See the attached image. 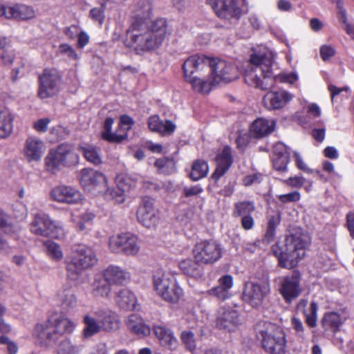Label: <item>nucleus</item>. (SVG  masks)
<instances>
[{"instance_id": "obj_1", "label": "nucleus", "mask_w": 354, "mask_h": 354, "mask_svg": "<svg viewBox=\"0 0 354 354\" xmlns=\"http://www.w3.org/2000/svg\"><path fill=\"white\" fill-rule=\"evenodd\" d=\"M273 55L267 52L263 54L253 53L250 56L244 71V80L249 86L266 90L275 82L293 84L298 76L295 73L274 74L272 66Z\"/></svg>"}, {"instance_id": "obj_2", "label": "nucleus", "mask_w": 354, "mask_h": 354, "mask_svg": "<svg viewBox=\"0 0 354 354\" xmlns=\"http://www.w3.org/2000/svg\"><path fill=\"white\" fill-rule=\"evenodd\" d=\"M167 21L163 18L158 19L150 24L140 21L132 22L128 30V36L136 50H153L162 44L167 34Z\"/></svg>"}, {"instance_id": "obj_3", "label": "nucleus", "mask_w": 354, "mask_h": 354, "mask_svg": "<svg viewBox=\"0 0 354 354\" xmlns=\"http://www.w3.org/2000/svg\"><path fill=\"white\" fill-rule=\"evenodd\" d=\"M79 180L84 189L94 194H102L108 199H113L118 203H122L124 200V192L128 191L131 185L129 178L120 176L117 178V189L107 186V179L101 172L91 168L82 169L79 174Z\"/></svg>"}, {"instance_id": "obj_4", "label": "nucleus", "mask_w": 354, "mask_h": 354, "mask_svg": "<svg viewBox=\"0 0 354 354\" xmlns=\"http://www.w3.org/2000/svg\"><path fill=\"white\" fill-rule=\"evenodd\" d=\"M310 243V237L301 230L287 236L283 247L278 243L272 246V252L278 259L280 267L292 269L306 255V250Z\"/></svg>"}, {"instance_id": "obj_5", "label": "nucleus", "mask_w": 354, "mask_h": 354, "mask_svg": "<svg viewBox=\"0 0 354 354\" xmlns=\"http://www.w3.org/2000/svg\"><path fill=\"white\" fill-rule=\"evenodd\" d=\"M75 326L69 318L53 314L47 319L36 324L32 335L38 345L47 347L55 343L60 336L72 333Z\"/></svg>"}, {"instance_id": "obj_6", "label": "nucleus", "mask_w": 354, "mask_h": 354, "mask_svg": "<svg viewBox=\"0 0 354 354\" xmlns=\"http://www.w3.org/2000/svg\"><path fill=\"white\" fill-rule=\"evenodd\" d=\"M84 324L82 336L89 339L101 331L112 333L120 328V318L117 313L105 309H97L84 315Z\"/></svg>"}, {"instance_id": "obj_7", "label": "nucleus", "mask_w": 354, "mask_h": 354, "mask_svg": "<svg viewBox=\"0 0 354 354\" xmlns=\"http://www.w3.org/2000/svg\"><path fill=\"white\" fill-rule=\"evenodd\" d=\"M256 336L269 354H285L286 335L283 329L269 322L261 321L254 327Z\"/></svg>"}, {"instance_id": "obj_8", "label": "nucleus", "mask_w": 354, "mask_h": 354, "mask_svg": "<svg viewBox=\"0 0 354 354\" xmlns=\"http://www.w3.org/2000/svg\"><path fill=\"white\" fill-rule=\"evenodd\" d=\"M97 262V255L91 247L75 245L71 254L65 260L68 278L73 281L78 279L84 270L92 268Z\"/></svg>"}, {"instance_id": "obj_9", "label": "nucleus", "mask_w": 354, "mask_h": 354, "mask_svg": "<svg viewBox=\"0 0 354 354\" xmlns=\"http://www.w3.org/2000/svg\"><path fill=\"white\" fill-rule=\"evenodd\" d=\"M205 67V56L195 55L187 58L183 65V70L185 80L191 84L196 92L207 94L216 84L209 75L208 78L202 77L198 74Z\"/></svg>"}, {"instance_id": "obj_10", "label": "nucleus", "mask_w": 354, "mask_h": 354, "mask_svg": "<svg viewBox=\"0 0 354 354\" xmlns=\"http://www.w3.org/2000/svg\"><path fill=\"white\" fill-rule=\"evenodd\" d=\"M153 284L157 295L167 302L176 304L183 295L175 277L162 269L154 272Z\"/></svg>"}, {"instance_id": "obj_11", "label": "nucleus", "mask_w": 354, "mask_h": 354, "mask_svg": "<svg viewBox=\"0 0 354 354\" xmlns=\"http://www.w3.org/2000/svg\"><path fill=\"white\" fill-rule=\"evenodd\" d=\"M31 233L44 237L62 239L66 231L61 221L52 219L46 214H36L30 224Z\"/></svg>"}, {"instance_id": "obj_12", "label": "nucleus", "mask_w": 354, "mask_h": 354, "mask_svg": "<svg viewBox=\"0 0 354 354\" xmlns=\"http://www.w3.org/2000/svg\"><path fill=\"white\" fill-rule=\"evenodd\" d=\"M194 259L201 265H212L223 256V248L215 241H203L195 245L193 249Z\"/></svg>"}, {"instance_id": "obj_13", "label": "nucleus", "mask_w": 354, "mask_h": 354, "mask_svg": "<svg viewBox=\"0 0 354 354\" xmlns=\"http://www.w3.org/2000/svg\"><path fill=\"white\" fill-rule=\"evenodd\" d=\"M205 67L209 69L213 82H230L237 77L236 68L231 64L219 59L205 57Z\"/></svg>"}, {"instance_id": "obj_14", "label": "nucleus", "mask_w": 354, "mask_h": 354, "mask_svg": "<svg viewBox=\"0 0 354 354\" xmlns=\"http://www.w3.org/2000/svg\"><path fill=\"white\" fill-rule=\"evenodd\" d=\"M270 292L268 279L248 281L244 285L243 300L253 308L260 306Z\"/></svg>"}, {"instance_id": "obj_15", "label": "nucleus", "mask_w": 354, "mask_h": 354, "mask_svg": "<svg viewBox=\"0 0 354 354\" xmlns=\"http://www.w3.org/2000/svg\"><path fill=\"white\" fill-rule=\"evenodd\" d=\"M62 82L60 72L53 68H45L39 75L38 95L41 99L51 97L59 91Z\"/></svg>"}, {"instance_id": "obj_16", "label": "nucleus", "mask_w": 354, "mask_h": 354, "mask_svg": "<svg viewBox=\"0 0 354 354\" xmlns=\"http://www.w3.org/2000/svg\"><path fill=\"white\" fill-rule=\"evenodd\" d=\"M109 248L115 253L123 252L135 256L140 250V241L137 236L131 233H122L109 239Z\"/></svg>"}, {"instance_id": "obj_17", "label": "nucleus", "mask_w": 354, "mask_h": 354, "mask_svg": "<svg viewBox=\"0 0 354 354\" xmlns=\"http://www.w3.org/2000/svg\"><path fill=\"white\" fill-rule=\"evenodd\" d=\"M136 216L138 222L147 228L155 227L159 221V212L154 207V201L149 197L142 198Z\"/></svg>"}, {"instance_id": "obj_18", "label": "nucleus", "mask_w": 354, "mask_h": 354, "mask_svg": "<svg viewBox=\"0 0 354 354\" xmlns=\"http://www.w3.org/2000/svg\"><path fill=\"white\" fill-rule=\"evenodd\" d=\"M300 279V274L297 271H294L291 275L280 278L279 290L286 302L291 303L301 295L302 289Z\"/></svg>"}, {"instance_id": "obj_19", "label": "nucleus", "mask_w": 354, "mask_h": 354, "mask_svg": "<svg viewBox=\"0 0 354 354\" xmlns=\"http://www.w3.org/2000/svg\"><path fill=\"white\" fill-rule=\"evenodd\" d=\"M50 200L59 203L75 204L81 201L80 192L71 186L60 185L49 192Z\"/></svg>"}, {"instance_id": "obj_20", "label": "nucleus", "mask_w": 354, "mask_h": 354, "mask_svg": "<svg viewBox=\"0 0 354 354\" xmlns=\"http://www.w3.org/2000/svg\"><path fill=\"white\" fill-rule=\"evenodd\" d=\"M240 324L237 310L225 307H221L218 310L216 325L218 328L232 331Z\"/></svg>"}, {"instance_id": "obj_21", "label": "nucleus", "mask_w": 354, "mask_h": 354, "mask_svg": "<svg viewBox=\"0 0 354 354\" xmlns=\"http://www.w3.org/2000/svg\"><path fill=\"white\" fill-rule=\"evenodd\" d=\"M216 15L223 19L239 17L241 10L236 6L234 0H207Z\"/></svg>"}, {"instance_id": "obj_22", "label": "nucleus", "mask_w": 354, "mask_h": 354, "mask_svg": "<svg viewBox=\"0 0 354 354\" xmlns=\"http://www.w3.org/2000/svg\"><path fill=\"white\" fill-rule=\"evenodd\" d=\"M293 96L284 90L269 91L263 97V102L265 106L270 110L279 109L284 107Z\"/></svg>"}, {"instance_id": "obj_23", "label": "nucleus", "mask_w": 354, "mask_h": 354, "mask_svg": "<svg viewBox=\"0 0 354 354\" xmlns=\"http://www.w3.org/2000/svg\"><path fill=\"white\" fill-rule=\"evenodd\" d=\"M44 142L35 136H29L25 141L24 155L28 162L39 161L44 153Z\"/></svg>"}, {"instance_id": "obj_24", "label": "nucleus", "mask_w": 354, "mask_h": 354, "mask_svg": "<svg viewBox=\"0 0 354 354\" xmlns=\"http://www.w3.org/2000/svg\"><path fill=\"white\" fill-rule=\"evenodd\" d=\"M3 16L6 19L28 20L35 17L34 10L26 5H3Z\"/></svg>"}, {"instance_id": "obj_25", "label": "nucleus", "mask_w": 354, "mask_h": 354, "mask_svg": "<svg viewBox=\"0 0 354 354\" xmlns=\"http://www.w3.org/2000/svg\"><path fill=\"white\" fill-rule=\"evenodd\" d=\"M290 153L288 148L282 142L276 143L273 149V167L280 171H287Z\"/></svg>"}, {"instance_id": "obj_26", "label": "nucleus", "mask_w": 354, "mask_h": 354, "mask_svg": "<svg viewBox=\"0 0 354 354\" xmlns=\"http://www.w3.org/2000/svg\"><path fill=\"white\" fill-rule=\"evenodd\" d=\"M218 285L208 290L209 295L216 297L218 299L224 301L232 296L230 289L234 284L232 276L225 274L221 277L218 281Z\"/></svg>"}, {"instance_id": "obj_27", "label": "nucleus", "mask_w": 354, "mask_h": 354, "mask_svg": "<svg viewBox=\"0 0 354 354\" xmlns=\"http://www.w3.org/2000/svg\"><path fill=\"white\" fill-rule=\"evenodd\" d=\"M102 277L111 286H119L130 279V274L118 266H109L102 272Z\"/></svg>"}, {"instance_id": "obj_28", "label": "nucleus", "mask_w": 354, "mask_h": 354, "mask_svg": "<svg viewBox=\"0 0 354 354\" xmlns=\"http://www.w3.org/2000/svg\"><path fill=\"white\" fill-rule=\"evenodd\" d=\"M126 324L131 333L140 337L148 336L151 333L150 327L137 314L130 315L126 319Z\"/></svg>"}, {"instance_id": "obj_29", "label": "nucleus", "mask_w": 354, "mask_h": 354, "mask_svg": "<svg viewBox=\"0 0 354 354\" xmlns=\"http://www.w3.org/2000/svg\"><path fill=\"white\" fill-rule=\"evenodd\" d=\"M216 169L213 174L216 178L221 177L231 167L233 162L232 149L225 146L216 157Z\"/></svg>"}, {"instance_id": "obj_30", "label": "nucleus", "mask_w": 354, "mask_h": 354, "mask_svg": "<svg viewBox=\"0 0 354 354\" xmlns=\"http://www.w3.org/2000/svg\"><path fill=\"white\" fill-rule=\"evenodd\" d=\"M153 333L162 346L169 350H175L178 347V340L171 329L162 326H156Z\"/></svg>"}, {"instance_id": "obj_31", "label": "nucleus", "mask_w": 354, "mask_h": 354, "mask_svg": "<svg viewBox=\"0 0 354 354\" xmlns=\"http://www.w3.org/2000/svg\"><path fill=\"white\" fill-rule=\"evenodd\" d=\"M345 320L346 318L341 314L337 312H328L324 315L321 320V325L326 331L329 330L336 333L339 330Z\"/></svg>"}, {"instance_id": "obj_32", "label": "nucleus", "mask_w": 354, "mask_h": 354, "mask_svg": "<svg viewBox=\"0 0 354 354\" xmlns=\"http://www.w3.org/2000/svg\"><path fill=\"white\" fill-rule=\"evenodd\" d=\"M149 129L162 135H171L176 129V125L170 120L164 123L157 115L150 116L147 120Z\"/></svg>"}, {"instance_id": "obj_33", "label": "nucleus", "mask_w": 354, "mask_h": 354, "mask_svg": "<svg viewBox=\"0 0 354 354\" xmlns=\"http://www.w3.org/2000/svg\"><path fill=\"white\" fill-rule=\"evenodd\" d=\"M275 122L264 118H258L250 126V133L255 138H263L272 133L274 129Z\"/></svg>"}, {"instance_id": "obj_34", "label": "nucleus", "mask_w": 354, "mask_h": 354, "mask_svg": "<svg viewBox=\"0 0 354 354\" xmlns=\"http://www.w3.org/2000/svg\"><path fill=\"white\" fill-rule=\"evenodd\" d=\"M152 10L151 3L149 0H140L135 6L133 10V21H140L142 24H149Z\"/></svg>"}, {"instance_id": "obj_35", "label": "nucleus", "mask_w": 354, "mask_h": 354, "mask_svg": "<svg viewBox=\"0 0 354 354\" xmlns=\"http://www.w3.org/2000/svg\"><path fill=\"white\" fill-rule=\"evenodd\" d=\"M115 299L120 308L127 310H134L137 304L135 295L128 289L118 291Z\"/></svg>"}, {"instance_id": "obj_36", "label": "nucleus", "mask_w": 354, "mask_h": 354, "mask_svg": "<svg viewBox=\"0 0 354 354\" xmlns=\"http://www.w3.org/2000/svg\"><path fill=\"white\" fill-rule=\"evenodd\" d=\"M14 116L6 109L0 107V138H8L13 130Z\"/></svg>"}, {"instance_id": "obj_37", "label": "nucleus", "mask_w": 354, "mask_h": 354, "mask_svg": "<svg viewBox=\"0 0 354 354\" xmlns=\"http://www.w3.org/2000/svg\"><path fill=\"white\" fill-rule=\"evenodd\" d=\"M113 124V119L108 118L104 123V129L101 133V136L103 140L109 142L120 143L126 140L128 137L127 133H118V131L111 132L112 125Z\"/></svg>"}, {"instance_id": "obj_38", "label": "nucleus", "mask_w": 354, "mask_h": 354, "mask_svg": "<svg viewBox=\"0 0 354 354\" xmlns=\"http://www.w3.org/2000/svg\"><path fill=\"white\" fill-rule=\"evenodd\" d=\"M80 150L85 159L94 165H99L102 163V157L100 149L95 146L90 145H82L80 146Z\"/></svg>"}, {"instance_id": "obj_39", "label": "nucleus", "mask_w": 354, "mask_h": 354, "mask_svg": "<svg viewBox=\"0 0 354 354\" xmlns=\"http://www.w3.org/2000/svg\"><path fill=\"white\" fill-rule=\"evenodd\" d=\"M198 262L195 259H187L179 263V268L181 271L186 275L196 277L201 275V268Z\"/></svg>"}, {"instance_id": "obj_40", "label": "nucleus", "mask_w": 354, "mask_h": 354, "mask_svg": "<svg viewBox=\"0 0 354 354\" xmlns=\"http://www.w3.org/2000/svg\"><path fill=\"white\" fill-rule=\"evenodd\" d=\"M0 227L6 234L13 236H17L21 230V227L18 225L13 224L11 218L1 209H0Z\"/></svg>"}, {"instance_id": "obj_41", "label": "nucleus", "mask_w": 354, "mask_h": 354, "mask_svg": "<svg viewBox=\"0 0 354 354\" xmlns=\"http://www.w3.org/2000/svg\"><path fill=\"white\" fill-rule=\"evenodd\" d=\"M111 284L104 278H96L93 283V295L95 297H107L111 292Z\"/></svg>"}, {"instance_id": "obj_42", "label": "nucleus", "mask_w": 354, "mask_h": 354, "mask_svg": "<svg viewBox=\"0 0 354 354\" xmlns=\"http://www.w3.org/2000/svg\"><path fill=\"white\" fill-rule=\"evenodd\" d=\"M82 349V346L72 342L68 338H65L61 341L58 345L57 354H80Z\"/></svg>"}, {"instance_id": "obj_43", "label": "nucleus", "mask_w": 354, "mask_h": 354, "mask_svg": "<svg viewBox=\"0 0 354 354\" xmlns=\"http://www.w3.org/2000/svg\"><path fill=\"white\" fill-rule=\"evenodd\" d=\"M58 300L64 308H73L77 303L74 292L71 289H64L57 293Z\"/></svg>"}, {"instance_id": "obj_44", "label": "nucleus", "mask_w": 354, "mask_h": 354, "mask_svg": "<svg viewBox=\"0 0 354 354\" xmlns=\"http://www.w3.org/2000/svg\"><path fill=\"white\" fill-rule=\"evenodd\" d=\"M45 164L46 169L52 173H55L62 166L65 165L54 150L50 151L46 156Z\"/></svg>"}, {"instance_id": "obj_45", "label": "nucleus", "mask_w": 354, "mask_h": 354, "mask_svg": "<svg viewBox=\"0 0 354 354\" xmlns=\"http://www.w3.org/2000/svg\"><path fill=\"white\" fill-rule=\"evenodd\" d=\"M207 172V163L203 160H196L192 165L190 177L193 180H198L199 179L206 176Z\"/></svg>"}, {"instance_id": "obj_46", "label": "nucleus", "mask_w": 354, "mask_h": 354, "mask_svg": "<svg viewBox=\"0 0 354 354\" xmlns=\"http://www.w3.org/2000/svg\"><path fill=\"white\" fill-rule=\"evenodd\" d=\"M255 210V206L252 201H240L234 205L233 215L234 216H244L251 215Z\"/></svg>"}, {"instance_id": "obj_47", "label": "nucleus", "mask_w": 354, "mask_h": 354, "mask_svg": "<svg viewBox=\"0 0 354 354\" xmlns=\"http://www.w3.org/2000/svg\"><path fill=\"white\" fill-rule=\"evenodd\" d=\"M46 253L48 256L55 261H59L63 258V252L60 245L53 241H48L45 242Z\"/></svg>"}, {"instance_id": "obj_48", "label": "nucleus", "mask_w": 354, "mask_h": 354, "mask_svg": "<svg viewBox=\"0 0 354 354\" xmlns=\"http://www.w3.org/2000/svg\"><path fill=\"white\" fill-rule=\"evenodd\" d=\"M54 151L62 160V162L65 165L70 163L71 160L76 156L72 151L71 146L68 145H61Z\"/></svg>"}, {"instance_id": "obj_49", "label": "nucleus", "mask_w": 354, "mask_h": 354, "mask_svg": "<svg viewBox=\"0 0 354 354\" xmlns=\"http://www.w3.org/2000/svg\"><path fill=\"white\" fill-rule=\"evenodd\" d=\"M318 306L315 301H312L308 311L306 312L305 317L306 324L311 328L317 326Z\"/></svg>"}, {"instance_id": "obj_50", "label": "nucleus", "mask_w": 354, "mask_h": 354, "mask_svg": "<svg viewBox=\"0 0 354 354\" xmlns=\"http://www.w3.org/2000/svg\"><path fill=\"white\" fill-rule=\"evenodd\" d=\"M181 339L183 344L189 351H192L196 348V343L194 337V334L192 332H183L181 333Z\"/></svg>"}, {"instance_id": "obj_51", "label": "nucleus", "mask_w": 354, "mask_h": 354, "mask_svg": "<svg viewBox=\"0 0 354 354\" xmlns=\"http://www.w3.org/2000/svg\"><path fill=\"white\" fill-rule=\"evenodd\" d=\"M59 50L60 53L66 55L69 59L73 60L79 59L80 57L71 46L67 44H62L59 46Z\"/></svg>"}, {"instance_id": "obj_52", "label": "nucleus", "mask_w": 354, "mask_h": 354, "mask_svg": "<svg viewBox=\"0 0 354 354\" xmlns=\"http://www.w3.org/2000/svg\"><path fill=\"white\" fill-rule=\"evenodd\" d=\"M279 200L282 203L297 202L301 198L300 193L295 191L286 194H281L278 196Z\"/></svg>"}, {"instance_id": "obj_53", "label": "nucleus", "mask_w": 354, "mask_h": 354, "mask_svg": "<svg viewBox=\"0 0 354 354\" xmlns=\"http://www.w3.org/2000/svg\"><path fill=\"white\" fill-rule=\"evenodd\" d=\"M306 181V179L303 176H293L284 180L283 183L292 187L301 188Z\"/></svg>"}, {"instance_id": "obj_54", "label": "nucleus", "mask_w": 354, "mask_h": 354, "mask_svg": "<svg viewBox=\"0 0 354 354\" xmlns=\"http://www.w3.org/2000/svg\"><path fill=\"white\" fill-rule=\"evenodd\" d=\"M291 325L299 337L303 339L306 337L304 326L302 322L299 319L295 317H292L291 319Z\"/></svg>"}, {"instance_id": "obj_55", "label": "nucleus", "mask_w": 354, "mask_h": 354, "mask_svg": "<svg viewBox=\"0 0 354 354\" xmlns=\"http://www.w3.org/2000/svg\"><path fill=\"white\" fill-rule=\"evenodd\" d=\"M50 119L48 118H41L33 123V128L39 133H44L47 131Z\"/></svg>"}, {"instance_id": "obj_56", "label": "nucleus", "mask_w": 354, "mask_h": 354, "mask_svg": "<svg viewBox=\"0 0 354 354\" xmlns=\"http://www.w3.org/2000/svg\"><path fill=\"white\" fill-rule=\"evenodd\" d=\"M89 16L93 20L102 24L104 19V10L102 7L94 8L90 10Z\"/></svg>"}, {"instance_id": "obj_57", "label": "nucleus", "mask_w": 354, "mask_h": 354, "mask_svg": "<svg viewBox=\"0 0 354 354\" xmlns=\"http://www.w3.org/2000/svg\"><path fill=\"white\" fill-rule=\"evenodd\" d=\"M294 156L295 159L296 167L299 170L304 171L308 174H312L313 172V169L308 167L306 164L303 160L302 157L297 151H294Z\"/></svg>"}, {"instance_id": "obj_58", "label": "nucleus", "mask_w": 354, "mask_h": 354, "mask_svg": "<svg viewBox=\"0 0 354 354\" xmlns=\"http://www.w3.org/2000/svg\"><path fill=\"white\" fill-rule=\"evenodd\" d=\"M203 192V188L198 185L185 187L183 189V195L185 197L196 196L201 194Z\"/></svg>"}, {"instance_id": "obj_59", "label": "nucleus", "mask_w": 354, "mask_h": 354, "mask_svg": "<svg viewBox=\"0 0 354 354\" xmlns=\"http://www.w3.org/2000/svg\"><path fill=\"white\" fill-rule=\"evenodd\" d=\"M120 122L122 126L124 127L121 129V131H122V133L127 134L128 131L131 129L132 125L134 124V120L130 116L123 115L120 117Z\"/></svg>"}, {"instance_id": "obj_60", "label": "nucleus", "mask_w": 354, "mask_h": 354, "mask_svg": "<svg viewBox=\"0 0 354 354\" xmlns=\"http://www.w3.org/2000/svg\"><path fill=\"white\" fill-rule=\"evenodd\" d=\"M15 58V54L12 50H5L0 55V59L5 65L12 64Z\"/></svg>"}, {"instance_id": "obj_61", "label": "nucleus", "mask_w": 354, "mask_h": 354, "mask_svg": "<svg viewBox=\"0 0 354 354\" xmlns=\"http://www.w3.org/2000/svg\"><path fill=\"white\" fill-rule=\"evenodd\" d=\"M261 180L262 175L259 173H255L244 176L243 183L245 186H250L253 183H260Z\"/></svg>"}, {"instance_id": "obj_62", "label": "nucleus", "mask_w": 354, "mask_h": 354, "mask_svg": "<svg viewBox=\"0 0 354 354\" xmlns=\"http://www.w3.org/2000/svg\"><path fill=\"white\" fill-rule=\"evenodd\" d=\"M335 51L333 48L329 46H322L320 48V55L324 61H326L334 56Z\"/></svg>"}, {"instance_id": "obj_63", "label": "nucleus", "mask_w": 354, "mask_h": 354, "mask_svg": "<svg viewBox=\"0 0 354 354\" xmlns=\"http://www.w3.org/2000/svg\"><path fill=\"white\" fill-rule=\"evenodd\" d=\"M241 223L244 230H250L254 226V220L251 215H245L241 218Z\"/></svg>"}, {"instance_id": "obj_64", "label": "nucleus", "mask_w": 354, "mask_h": 354, "mask_svg": "<svg viewBox=\"0 0 354 354\" xmlns=\"http://www.w3.org/2000/svg\"><path fill=\"white\" fill-rule=\"evenodd\" d=\"M346 226L350 233V236L354 239V212H350L346 214Z\"/></svg>"}]
</instances>
